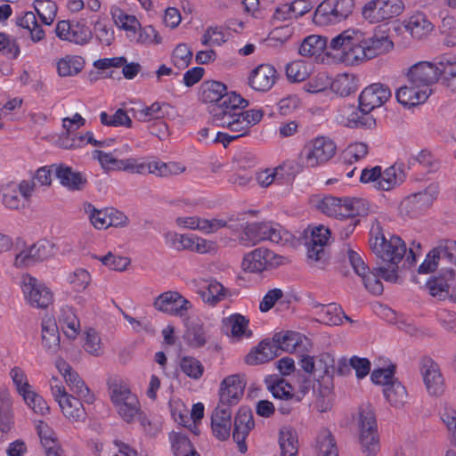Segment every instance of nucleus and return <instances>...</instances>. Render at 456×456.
<instances>
[{
	"instance_id": "f257e3e1",
	"label": "nucleus",
	"mask_w": 456,
	"mask_h": 456,
	"mask_svg": "<svg viewBox=\"0 0 456 456\" xmlns=\"http://www.w3.org/2000/svg\"><path fill=\"white\" fill-rule=\"evenodd\" d=\"M200 97L205 102H217L211 110L212 122L230 131L244 132L261 121L264 111L261 109L243 110L248 102L240 94L227 92L226 86L219 81L208 80L201 84Z\"/></svg>"
},
{
	"instance_id": "f03ea898",
	"label": "nucleus",
	"mask_w": 456,
	"mask_h": 456,
	"mask_svg": "<svg viewBox=\"0 0 456 456\" xmlns=\"http://www.w3.org/2000/svg\"><path fill=\"white\" fill-rule=\"evenodd\" d=\"M329 48L338 62L357 66L392 52L395 43L388 29L381 27L371 35L358 28H349L332 37Z\"/></svg>"
},
{
	"instance_id": "7ed1b4c3",
	"label": "nucleus",
	"mask_w": 456,
	"mask_h": 456,
	"mask_svg": "<svg viewBox=\"0 0 456 456\" xmlns=\"http://www.w3.org/2000/svg\"><path fill=\"white\" fill-rule=\"evenodd\" d=\"M438 269L426 282L429 294L438 299L456 302V240H446L431 250L419 267V273Z\"/></svg>"
},
{
	"instance_id": "20e7f679",
	"label": "nucleus",
	"mask_w": 456,
	"mask_h": 456,
	"mask_svg": "<svg viewBox=\"0 0 456 456\" xmlns=\"http://www.w3.org/2000/svg\"><path fill=\"white\" fill-rule=\"evenodd\" d=\"M55 368L64 379L72 394L67 392L53 401L58 404L60 411L69 422L84 421L86 418V411L83 403H94V394L65 360L58 358L55 361Z\"/></svg>"
},
{
	"instance_id": "39448f33",
	"label": "nucleus",
	"mask_w": 456,
	"mask_h": 456,
	"mask_svg": "<svg viewBox=\"0 0 456 456\" xmlns=\"http://www.w3.org/2000/svg\"><path fill=\"white\" fill-rule=\"evenodd\" d=\"M313 205L323 215L338 220L355 219L370 212V202L358 197L318 196Z\"/></svg>"
},
{
	"instance_id": "423d86ee",
	"label": "nucleus",
	"mask_w": 456,
	"mask_h": 456,
	"mask_svg": "<svg viewBox=\"0 0 456 456\" xmlns=\"http://www.w3.org/2000/svg\"><path fill=\"white\" fill-rule=\"evenodd\" d=\"M342 256L343 260L348 262L354 273L361 277L365 288L374 295H379L383 291L379 278L389 282H395L398 280L397 267H379L370 272L360 254L350 246L343 248Z\"/></svg>"
},
{
	"instance_id": "0eeeda50",
	"label": "nucleus",
	"mask_w": 456,
	"mask_h": 456,
	"mask_svg": "<svg viewBox=\"0 0 456 456\" xmlns=\"http://www.w3.org/2000/svg\"><path fill=\"white\" fill-rule=\"evenodd\" d=\"M358 444L365 456H377L380 452V439L373 405L362 403L354 416Z\"/></svg>"
},
{
	"instance_id": "6e6552de",
	"label": "nucleus",
	"mask_w": 456,
	"mask_h": 456,
	"mask_svg": "<svg viewBox=\"0 0 456 456\" xmlns=\"http://www.w3.org/2000/svg\"><path fill=\"white\" fill-rule=\"evenodd\" d=\"M110 400L117 415L126 423H133L140 419L141 404L136 394L122 379L109 382Z\"/></svg>"
},
{
	"instance_id": "1a4fd4ad",
	"label": "nucleus",
	"mask_w": 456,
	"mask_h": 456,
	"mask_svg": "<svg viewBox=\"0 0 456 456\" xmlns=\"http://www.w3.org/2000/svg\"><path fill=\"white\" fill-rule=\"evenodd\" d=\"M370 248L371 251L382 261L397 267L398 264L406 255L404 241L396 235L387 237L379 224H374L370 231Z\"/></svg>"
},
{
	"instance_id": "9d476101",
	"label": "nucleus",
	"mask_w": 456,
	"mask_h": 456,
	"mask_svg": "<svg viewBox=\"0 0 456 456\" xmlns=\"http://www.w3.org/2000/svg\"><path fill=\"white\" fill-rule=\"evenodd\" d=\"M162 238L165 245L176 251H191L200 255H215L219 247L216 241L192 233H179L176 231L164 229Z\"/></svg>"
},
{
	"instance_id": "9b49d317",
	"label": "nucleus",
	"mask_w": 456,
	"mask_h": 456,
	"mask_svg": "<svg viewBox=\"0 0 456 456\" xmlns=\"http://www.w3.org/2000/svg\"><path fill=\"white\" fill-rule=\"evenodd\" d=\"M335 142L327 136H317L308 141L302 149L299 161L302 166L315 168L328 163L336 154Z\"/></svg>"
},
{
	"instance_id": "f8f14e48",
	"label": "nucleus",
	"mask_w": 456,
	"mask_h": 456,
	"mask_svg": "<svg viewBox=\"0 0 456 456\" xmlns=\"http://www.w3.org/2000/svg\"><path fill=\"white\" fill-rule=\"evenodd\" d=\"M286 263L285 256L267 248L259 247L244 254L240 266L245 273L260 274Z\"/></svg>"
},
{
	"instance_id": "ddd939ff",
	"label": "nucleus",
	"mask_w": 456,
	"mask_h": 456,
	"mask_svg": "<svg viewBox=\"0 0 456 456\" xmlns=\"http://www.w3.org/2000/svg\"><path fill=\"white\" fill-rule=\"evenodd\" d=\"M354 8V0H323L315 10L314 21L319 26L337 24L347 19Z\"/></svg>"
},
{
	"instance_id": "4468645a",
	"label": "nucleus",
	"mask_w": 456,
	"mask_h": 456,
	"mask_svg": "<svg viewBox=\"0 0 456 456\" xmlns=\"http://www.w3.org/2000/svg\"><path fill=\"white\" fill-rule=\"evenodd\" d=\"M20 287L25 301L34 308L45 309L53 302L51 289L29 273L21 275Z\"/></svg>"
},
{
	"instance_id": "2eb2a0df",
	"label": "nucleus",
	"mask_w": 456,
	"mask_h": 456,
	"mask_svg": "<svg viewBox=\"0 0 456 456\" xmlns=\"http://www.w3.org/2000/svg\"><path fill=\"white\" fill-rule=\"evenodd\" d=\"M405 9L403 0H370L362 9L369 23H379L400 16Z\"/></svg>"
},
{
	"instance_id": "dca6fc26",
	"label": "nucleus",
	"mask_w": 456,
	"mask_h": 456,
	"mask_svg": "<svg viewBox=\"0 0 456 456\" xmlns=\"http://www.w3.org/2000/svg\"><path fill=\"white\" fill-rule=\"evenodd\" d=\"M54 256V245L47 240H40L34 244L25 245L13 258V265L26 268L44 262Z\"/></svg>"
},
{
	"instance_id": "f3484780",
	"label": "nucleus",
	"mask_w": 456,
	"mask_h": 456,
	"mask_svg": "<svg viewBox=\"0 0 456 456\" xmlns=\"http://www.w3.org/2000/svg\"><path fill=\"white\" fill-rule=\"evenodd\" d=\"M154 308L161 313L185 318L193 308L192 303L176 290H167L155 297Z\"/></svg>"
},
{
	"instance_id": "a211bd4d",
	"label": "nucleus",
	"mask_w": 456,
	"mask_h": 456,
	"mask_svg": "<svg viewBox=\"0 0 456 456\" xmlns=\"http://www.w3.org/2000/svg\"><path fill=\"white\" fill-rule=\"evenodd\" d=\"M34 191V183L28 180L9 183L2 190L3 204L10 209L24 208L28 206Z\"/></svg>"
},
{
	"instance_id": "6ab92c4d",
	"label": "nucleus",
	"mask_w": 456,
	"mask_h": 456,
	"mask_svg": "<svg viewBox=\"0 0 456 456\" xmlns=\"http://www.w3.org/2000/svg\"><path fill=\"white\" fill-rule=\"evenodd\" d=\"M84 212L92 225L98 230L110 226H125L127 224V217L121 211L113 208L97 209L91 203H85Z\"/></svg>"
},
{
	"instance_id": "aec40b11",
	"label": "nucleus",
	"mask_w": 456,
	"mask_h": 456,
	"mask_svg": "<svg viewBox=\"0 0 456 456\" xmlns=\"http://www.w3.org/2000/svg\"><path fill=\"white\" fill-rule=\"evenodd\" d=\"M299 171L297 164L292 160H287L274 167L261 169L256 174V180L259 186L268 187L273 183H282L289 181Z\"/></svg>"
},
{
	"instance_id": "412c9836",
	"label": "nucleus",
	"mask_w": 456,
	"mask_h": 456,
	"mask_svg": "<svg viewBox=\"0 0 456 456\" xmlns=\"http://www.w3.org/2000/svg\"><path fill=\"white\" fill-rule=\"evenodd\" d=\"M221 329L232 342L249 339L253 335L249 327V319L239 313L224 317L221 321Z\"/></svg>"
},
{
	"instance_id": "4be33fe9",
	"label": "nucleus",
	"mask_w": 456,
	"mask_h": 456,
	"mask_svg": "<svg viewBox=\"0 0 456 456\" xmlns=\"http://www.w3.org/2000/svg\"><path fill=\"white\" fill-rule=\"evenodd\" d=\"M391 90L387 86L373 83L360 93L358 104L363 111H373L382 107L391 98Z\"/></svg>"
},
{
	"instance_id": "5701e85b",
	"label": "nucleus",
	"mask_w": 456,
	"mask_h": 456,
	"mask_svg": "<svg viewBox=\"0 0 456 456\" xmlns=\"http://www.w3.org/2000/svg\"><path fill=\"white\" fill-rule=\"evenodd\" d=\"M246 386L245 379L240 374H232L224 378L218 391L219 405L232 406L239 403Z\"/></svg>"
},
{
	"instance_id": "b1692460",
	"label": "nucleus",
	"mask_w": 456,
	"mask_h": 456,
	"mask_svg": "<svg viewBox=\"0 0 456 456\" xmlns=\"http://www.w3.org/2000/svg\"><path fill=\"white\" fill-rule=\"evenodd\" d=\"M309 237L306 241L307 257L312 264H317L324 256V247L330 239V231L328 227L318 224L308 229Z\"/></svg>"
},
{
	"instance_id": "393cba45",
	"label": "nucleus",
	"mask_w": 456,
	"mask_h": 456,
	"mask_svg": "<svg viewBox=\"0 0 456 456\" xmlns=\"http://www.w3.org/2000/svg\"><path fill=\"white\" fill-rule=\"evenodd\" d=\"M432 94L431 87L409 82L395 92L397 102L407 108L424 103Z\"/></svg>"
},
{
	"instance_id": "a878e982",
	"label": "nucleus",
	"mask_w": 456,
	"mask_h": 456,
	"mask_svg": "<svg viewBox=\"0 0 456 456\" xmlns=\"http://www.w3.org/2000/svg\"><path fill=\"white\" fill-rule=\"evenodd\" d=\"M407 81L425 85L428 87L439 81L437 58L433 61H419L406 72Z\"/></svg>"
},
{
	"instance_id": "bb28decb",
	"label": "nucleus",
	"mask_w": 456,
	"mask_h": 456,
	"mask_svg": "<svg viewBox=\"0 0 456 456\" xmlns=\"http://www.w3.org/2000/svg\"><path fill=\"white\" fill-rule=\"evenodd\" d=\"M277 70L270 64H259L250 70L248 84L254 91L267 92L276 83Z\"/></svg>"
},
{
	"instance_id": "cd10ccee",
	"label": "nucleus",
	"mask_w": 456,
	"mask_h": 456,
	"mask_svg": "<svg viewBox=\"0 0 456 456\" xmlns=\"http://www.w3.org/2000/svg\"><path fill=\"white\" fill-rule=\"evenodd\" d=\"M54 175L60 184L69 191H82L86 183V175L65 164L53 165Z\"/></svg>"
},
{
	"instance_id": "c85d7f7f",
	"label": "nucleus",
	"mask_w": 456,
	"mask_h": 456,
	"mask_svg": "<svg viewBox=\"0 0 456 456\" xmlns=\"http://www.w3.org/2000/svg\"><path fill=\"white\" fill-rule=\"evenodd\" d=\"M255 426L252 411L247 408H240L234 419L232 437L241 453L248 450L246 439Z\"/></svg>"
},
{
	"instance_id": "c756f323",
	"label": "nucleus",
	"mask_w": 456,
	"mask_h": 456,
	"mask_svg": "<svg viewBox=\"0 0 456 456\" xmlns=\"http://www.w3.org/2000/svg\"><path fill=\"white\" fill-rule=\"evenodd\" d=\"M110 14L117 29L123 32L126 39L131 42L140 28L141 22L139 19L134 14L129 13L117 5H112L110 7Z\"/></svg>"
},
{
	"instance_id": "7c9ffc66",
	"label": "nucleus",
	"mask_w": 456,
	"mask_h": 456,
	"mask_svg": "<svg viewBox=\"0 0 456 456\" xmlns=\"http://www.w3.org/2000/svg\"><path fill=\"white\" fill-rule=\"evenodd\" d=\"M403 25L414 40L427 38L433 32L435 26L422 12H415L403 20Z\"/></svg>"
},
{
	"instance_id": "2f4dec72",
	"label": "nucleus",
	"mask_w": 456,
	"mask_h": 456,
	"mask_svg": "<svg viewBox=\"0 0 456 456\" xmlns=\"http://www.w3.org/2000/svg\"><path fill=\"white\" fill-rule=\"evenodd\" d=\"M41 345L49 354H55L61 346L59 326L53 316L46 314L41 322Z\"/></svg>"
},
{
	"instance_id": "473e14b6",
	"label": "nucleus",
	"mask_w": 456,
	"mask_h": 456,
	"mask_svg": "<svg viewBox=\"0 0 456 456\" xmlns=\"http://www.w3.org/2000/svg\"><path fill=\"white\" fill-rule=\"evenodd\" d=\"M232 411L229 407L218 405L211 416V432L219 441H225L231 436Z\"/></svg>"
},
{
	"instance_id": "72a5a7b5",
	"label": "nucleus",
	"mask_w": 456,
	"mask_h": 456,
	"mask_svg": "<svg viewBox=\"0 0 456 456\" xmlns=\"http://www.w3.org/2000/svg\"><path fill=\"white\" fill-rule=\"evenodd\" d=\"M423 382L428 393L438 396L444 390V379L438 365L431 360L426 361L421 368Z\"/></svg>"
},
{
	"instance_id": "f704fd0d",
	"label": "nucleus",
	"mask_w": 456,
	"mask_h": 456,
	"mask_svg": "<svg viewBox=\"0 0 456 456\" xmlns=\"http://www.w3.org/2000/svg\"><path fill=\"white\" fill-rule=\"evenodd\" d=\"M57 320L60 328L67 338L74 340L80 334V321L72 306L68 305H61L57 314Z\"/></svg>"
},
{
	"instance_id": "c9c22d12",
	"label": "nucleus",
	"mask_w": 456,
	"mask_h": 456,
	"mask_svg": "<svg viewBox=\"0 0 456 456\" xmlns=\"http://www.w3.org/2000/svg\"><path fill=\"white\" fill-rule=\"evenodd\" d=\"M439 81L452 93H456V55L444 54L437 58Z\"/></svg>"
},
{
	"instance_id": "e433bc0d",
	"label": "nucleus",
	"mask_w": 456,
	"mask_h": 456,
	"mask_svg": "<svg viewBox=\"0 0 456 456\" xmlns=\"http://www.w3.org/2000/svg\"><path fill=\"white\" fill-rule=\"evenodd\" d=\"M265 384L274 398L296 403L294 387L286 379L268 375L265 378Z\"/></svg>"
},
{
	"instance_id": "4c0bfd02",
	"label": "nucleus",
	"mask_w": 456,
	"mask_h": 456,
	"mask_svg": "<svg viewBox=\"0 0 456 456\" xmlns=\"http://www.w3.org/2000/svg\"><path fill=\"white\" fill-rule=\"evenodd\" d=\"M327 47V38L325 37L310 35L302 41L299 53L302 56L314 58L317 61L323 62Z\"/></svg>"
},
{
	"instance_id": "58836bf2",
	"label": "nucleus",
	"mask_w": 456,
	"mask_h": 456,
	"mask_svg": "<svg viewBox=\"0 0 456 456\" xmlns=\"http://www.w3.org/2000/svg\"><path fill=\"white\" fill-rule=\"evenodd\" d=\"M278 444L281 456H297L299 448L298 434L289 426H282L278 433Z\"/></svg>"
},
{
	"instance_id": "ea45409f",
	"label": "nucleus",
	"mask_w": 456,
	"mask_h": 456,
	"mask_svg": "<svg viewBox=\"0 0 456 456\" xmlns=\"http://www.w3.org/2000/svg\"><path fill=\"white\" fill-rule=\"evenodd\" d=\"M14 426L13 400L6 388H0V432L9 433Z\"/></svg>"
},
{
	"instance_id": "a19ab883",
	"label": "nucleus",
	"mask_w": 456,
	"mask_h": 456,
	"mask_svg": "<svg viewBox=\"0 0 456 456\" xmlns=\"http://www.w3.org/2000/svg\"><path fill=\"white\" fill-rule=\"evenodd\" d=\"M272 340H263L247 354L245 361L249 365H258L279 355Z\"/></svg>"
},
{
	"instance_id": "79ce46f5",
	"label": "nucleus",
	"mask_w": 456,
	"mask_h": 456,
	"mask_svg": "<svg viewBox=\"0 0 456 456\" xmlns=\"http://www.w3.org/2000/svg\"><path fill=\"white\" fill-rule=\"evenodd\" d=\"M315 314L320 322L327 325H339L343 322L344 319L352 322L351 319L344 314L340 305L335 303L316 305Z\"/></svg>"
},
{
	"instance_id": "37998d69",
	"label": "nucleus",
	"mask_w": 456,
	"mask_h": 456,
	"mask_svg": "<svg viewBox=\"0 0 456 456\" xmlns=\"http://www.w3.org/2000/svg\"><path fill=\"white\" fill-rule=\"evenodd\" d=\"M85 66V59L76 54H66L56 61L57 74L61 77H75L84 69Z\"/></svg>"
},
{
	"instance_id": "c03bdc74",
	"label": "nucleus",
	"mask_w": 456,
	"mask_h": 456,
	"mask_svg": "<svg viewBox=\"0 0 456 456\" xmlns=\"http://www.w3.org/2000/svg\"><path fill=\"white\" fill-rule=\"evenodd\" d=\"M370 362L367 358L352 356L349 360L340 358L337 362V370L339 374H346L350 368L355 371L358 379L365 378L370 371Z\"/></svg>"
},
{
	"instance_id": "a18cd8bd",
	"label": "nucleus",
	"mask_w": 456,
	"mask_h": 456,
	"mask_svg": "<svg viewBox=\"0 0 456 456\" xmlns=\"http://www.w3.org/2000/svg\"><path fill=\"white\" fill-rule=\"evenodd\" d=\"M201 300L208 305H216L227 295L225 288L216 281H208L197 289Z\"/></svg>"
},
{
	"instance_id": "49530a36",
	"label": "nucleus",
	"mask_w": 456,
	"mask_h": 456,
	"mask_svg": "<svg viewBox=\"0 0 456 456\" xmlns=\"http://www.w3.org/2000/svg\"><path fill=\"white\" fill-rule=\"evenodd\" d=\"M305 339V338L300 333L290 330L277 332L273 337L278 354L280 351L293 353Z\"/></svg>"
},
{
	"instance_id": "de8ad7c7",
	"label": "nucleus",
	"mask_w": 456,
	"mask_h": 456,
	"mask_svg": "<svg viewBox=\"0 0 456 456\" xmlns=\"http://www.w3.org/2000/svg\"><path fill=\"white\" fill-rule=\"evenodd\" d=\"M358 78L353 73H340L331 78L330 89L338 96L345 97L358 89Z\"/></svg>"
},
{
	"instance_id": "09e8293b",
	"label": "nucleus",
	"mask_w": 456,
	"mask_h": 456,
	"mask_svg": "<svg viewBox=\"0 0 456 456\" xmlns=\"http://www.w3.org/2000/svg\"><path fill=\"white\" fill-rule=\"evenodd\" d=\"M165 106V103L155 102L149 106L141 104L139 108H132L130 112L139 122H151L164 118L165 113L163 108Z\"/></svg>"
},
{
	"instance_id": "8fccbe9b",
	"label": "nucleus",
	"mask_w": 456,
	"mask_h": 456,
	"mask_svg": "<svg viewBox=\"0 0 456 456\" xmlns=\"http://www.w3.org/2000/svg\"><path fill=\"white\" fill-rule=\"evenodd\" d=\"M65 281L72 291L82 293L90 287L92 274L86 268L77 267L66 274Z\"/></svg>"
},
{
	"instance_id": "3c124183",
	"label": "nucleus",
	"mask_w": 456,
	"mask_h": 456,
	"mask_svg": "<svg viewBox=\"0 0 456 456\" xmlns=\"http://www.w3.org/2000/svg\"><path fill=\"white\" fill-rule=\"evenodd\" d=\"M163 36L153 25L143 26L140 23V28L131 42L145 46H156L163 44Z\"/></svg>"
},
{
	"instance_id": "603ef678",
	"label": "nucleus",
	"mask_w": 456,
	"mask_h": 456,
	"mask_svg": "<svg viewBox=\"0 0 456 456\" xmlns=\"http://www.w3.org/2000/svg\"><path fill=\"white\" fill-rule=\"evenodd\" d=\"M314 65L303 60H297L286 66V76L290 82L305 81L314 72Z\"/></svg>"
},
{
	"instance_id": "864d4df0",
	"label": "nucleus",
	"mask_w": 456,
	"mask_h": 456,
	"mask_svg": "<svg viewBox=\"0 0 456 456\" xmlns=\"http://www.w3.org/2000/svg\"><path fill=\"white\" fill-rule=\"evenodd\" d=\"M17 25L29 32V37L33 43H38L45 37V30L38 25L33 12L23 13V15L18 18Z\"/></svg>"
},
{
	"instance_id": "5fc2aeb1",
	"label": "nucleus",
	"mask_w": 456,
	"mask_h": 456,
	"mask_svg": "<svg viewBox=\"0 0 456 456\" xmlns=\"http://www.w3.org/2000/svg\"><path fill=\"white\" fill-rule=\"evenodd\" d=\"M317 456H338L335 438L328 428H322L316 437Z\"/></svg>"
},
{
	"instance_id": "6e6d98bb",
	"label": "nucleus",
	"mask_w": 456,
	"mask_h": 456,
	"mask_svg": "<svg viewBox=\"0 0 456 456\" xmlns=\"http://www.w3.org/2000/svg\"><path fill=\"white\" fill-rule=\"evenodd\" d=\"M386 401L394 408H403L408 401V393L403 384L397 380L382 390Z\"/></svg>"
},
{
	"instance_id": "4d7b16f0",
	"label": "nucleus",
	"mask_w": 456,
	"mask_h": 456,
	"mask_svg": "<svg viewBox=\"0 0 456 456\" xmlns=\"http://www.w3.org/2000/svg\"><path fill=\"white\" fill-rule=\"evenodd\" d=\"M20 396L22 397L24 403L35 414L45 416L50 413L51 409L48 403L34 389V387L27 390L25 393L20 395Z\"/></svg>"
},
{
	"instance_id": "13d9d810",
	"label": "nucleus",
	"mask_w": 456,
	"mask_h": 456,
	"mask_svg": "<svg viewBox=\"0 0 456 456\" xmlns=\"http://www.w3.org/2000/svg\"><path fill=\"white\" fill-rule=\"evenodd\" d=\"M384 176L385 167H382L381 166L366 167L361 171L360 182L370 185L377 191H384Z\"/></svg>"
},
{
	"instance_id": "bf43d9fd",
	"label": "nucleus",
	"mask_w": 456,
	"mask_h": 456,
	"mask_svg": "<svg viewBox=\"0 0 456 456\" xmlns=\"http://www.w3.org/2000/svg\"><path fill=\"white\" fill-rule=\"evenodd\" d=\"M186 325L184 340L191 348H200L204 346L208 341V334L202 324Z\"/></svg>"
},
{
	"instance_id": "052dcab7",
	"label": "nucleus",
	"mask_w": 456,
	"mask_h": 456,
	"mask_svg": "<svg viewBox=\"0 0 456 456\" xmlns=\"http://www.w3.org/2000/svg\"><path fill=\"white\" fill-rule=\"evenodd\" d=\"M179 370L190 379L198 381L205 372L202 362L193 356H183L179 361Z\"/></svg>"
},
{
	"instance_id": "680f3d73",
	"label": "nucleus",
	"mask_w": 456,
	"mask_h": 456,
	"mask_svg": "<svg viewBox=\"0 0 456 456\" xmlns=\"http://www.w3.org/2000/svg\"><path fill=\"white\" fill-rule=\"evenodd\" d=\"M405 180V173L401 165L394 164L385 167L383 179L384 191H390L399 187Z\"/></svg>"
},
{
	"instance_id": "e2e57ef3",
	"label": "nucleus",
	"mask_w": 456,
	"mask_h": 456,
	"mask_svg": "<svg viewBox=\"0 0 456 456\" xmlns=\"http://www.w3.org/2000/svg\"><path fill=\"white\" fill-rule=\"evenodd\" d=\"M241 231L236 234L239 241L245 246H252L264 240V233L259 232V223L240 225Z\"/></svg>"
},
{
	"instance_id": "0e129e2a",
	"label": "nucleus",
	"mask_w": 456,
	"mask_h": 456,
	"mask_svg": "<svg viewBox=\"0 0 456 456\" xmlns=\"http://www.w3.org/2000/svg\"><path fill=\"white\" fill-rule=\"evenodd\" d=\"M93 159L97 160L104 172L119 171L120 159L118 156V150L104 151L95 150L93 151Z\"/></svg>"
},
{
	"instance_id": "69168bd1",
	"label": "nucleus",
	"mask_w": 456,
	"mask_h": 456,
	"mask_svg": "<svg viewBox=\"0 0 456 456\" xmlns=\"http://www.w3.org/2000/svg\"><path fill=\"white\" fill-rule=\"evenodd\" d=\"M94 35L104 46H110L115 41V30L104 18H98L94 24Z\"/></svg>"
},
{
	"instance_id": "338daca9",
	"label": "nucleus",
	"mask_w": 456,
	"mask_h": 456,
	"mask_svg": "<svg viewBox=\"0 0 456 456\" xmlns=\"http://www.w3.org/2000/svg\"><path fill=\"white\" fill-rule=\"evenodd\" d=\"M84 350L90 355L100 357L104 354V344L100 334L94 329H88L85 332Z\"/></svg>"
},
{
	"instance_id": "774afa93",
	"label": "nucleus",
	"mask_w": 456,
	"mask_h": 456,
	"mask_svg": "<svg viewBox=\"0 0 456 456\" xmlns=\"http://www.w3.org/2000/svg\"><path fill=\"white\" fill-rule=\"evenodd\" d=\"M100 121L103 126H132V119L123 109H118L113 114L106 111L100 113Z\"/></svg>"
}]
</instances>
